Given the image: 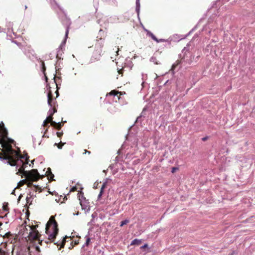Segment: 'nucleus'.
<instances>
[{"mask_svg": "<svg viewBox=\"0 0 255 255\" xmlns=\"http://www.w3.org/2000/svg\"><path fill=\"white\" fill-rule=\"evenodd\" d=\"M0 144H1L2 149V154H0V158L7 160V162L11 166H17L20 162H22V159H24L26 154L21 155L14 149H12L11 145L6 143L4 140L0 139Z\"/></svg>", "mask_w": 255, "mask_h": 255, "instance_id": "f257e3e1", "label": "nucleus"}, {"mask_svg": "<svg viewBox=\"0 0 255 255\" xmlns=\"http://www.w3.org/2000/svg\"><path fill=\"white\" fill-rule=\"evenodd\" d=\"M25 162H20L19 163H22V165L18 169V172L16 173L18 175H21V177L24 176L28 181H37L40 178L44 177V175H40L38 171L36 169H33L30 171L24 170L26 165L29 162V156L26 154V157L24 158Z\"/></svg>", "mask_w": 255, "mask_h": 255, "instance_id": "f03ea898", "label": "nucleus"}, {"mask_svg": "<svg viewBox=\"0 0 255 255\" xmlns=\"http://www.w3.org/2000/svg\"><path fill=\"white\" fill-rule=\"evenodd\" d=\"M45 230L46 234L48 236V239L52 242H54L59 231L58 223L54 216L50 217L46 224Z\"/></svg>", "mask_w": 255, "mask_h": 255, "instance_id": "7ed1b4c3", "label": "nucleus"}, {"mask_svg": "<svg viewBox=\"0 0 255 255\" xmlns=\"http://www.w3.org/2000/svg\"><path fill=\"white\" fill-rule=\"evenodd\" d=\"M37 226V225H32L31 226H29V227L30 228V232L28 234V237L29 239L40 241L39 238L41 237V235L36 230V227Z\"/></svg>", "mask_w": 255, "mask_h": 255, "instance_id": "20e7f679", "label": "nucleus"}, {"mask_svg": "<svg viewBox=\"0 0 255 255\" xmlns=\"http://www.w3.org/2000/svg\"><path fill=\"white\" fill-rule=\"evenodd\" d=\"M48 97V105L51 107H53L52 108V112L50 113L51 114H53L57 112V109L56 107L58 106V105L57 104V102L55 101V99L54 100L53 98V95L52 92L50 90H49V92L47 94Z\"/></svg>", "mask_w": 255, "mask_h": 255, "instance_id": "39448f33", "label": "nucleus"}, {"mask_svg": "<svg viewBox=\"0 0 255 255\" xmlns=\"http://www.w3.org/2000/svg\"><path fill=\"white\" fill-rule=\"evenodd\" d=\"M4 239L7 238L8 239L7 242L9 244H14L16 243L17 236L16 235H12L10 232H7L3 236Z\"/></svg>", "mask_w": 255, "mask_h": 255, "instance_id": "423d86ee", "label": "nucleus"}, {"mask_svg": "<svg viewBox=\"0 0 255 255\" xmlns=\"http://www.w3.org/2000/svg\"><path fill=\"white\" fill-rule=\"evenodd\" d=\"M7 136V131L4 127V124H2V126L0 128V139L4 140Z\"/></svg>", "mask_w": 255, "mask_h": 255, "instance_id": "0eeeda50", "label": "nucleus"}, {"mask_svg": "<svg viewBox=\"0 0 255 255\" xmlns=\"http://www.w3.org/2000/svg\"><path fill=\"white\" fill-rule=\"evenodd\" d=\"M144 30L146 32L147 35L150 36L153 40L156 41L157 42H163L165 41L164 39H158L155 37V36L152 33H151L150 31H149L147 29H144Z\"/></svg>", "mask_w": 255, "mask_h": 255, "instance_id": "6e6552de", "label": "nucleus"}, {"mask_svg": "<svg viewBox=\"0 0 255 255\" xmlns=\"http://www.w3.org/2000/svg\"><path fill=\"white\" fill-rule=\"evenodd\" d=\"M65 123H66V121L58 123L53 122L51 126L57 130H60Z\"/></svg>", "mask_w": 255, "mask_h": 255, "instance_id": "1a4fd4ad", "label": "nucleus"}, {"mask_svg": "<svg viewBox=\"0 0 255 255\" xmlns=\"http://www.w3.org/2000/svg\"><path fill=\"white\" fill-rule=\"evenodd\" d=\"M46 175L47 176V179L49 181H52L54 180L53 178L54 177V175L52 174L51 172V169L50 168H48L47 169V171L46 172Z\"/></svg>", "mask_w": 255, "mask_h": 255, "instance_id": "9d476101", "label": "nucleus"}, {"mask_svg": "<svg viewBox=\"0 0 255 255\" xmlns=\"http://www.w3.org/2000/svg\"><path fill=\"white\" fill-rule=\"evenodd\" d=\"M221 0H217L216 1H214L213 5H212L211 8H213L215 7V5H216L215 7L217 8L218 6L220 5L223 4L225 2L229 1L230 0H222L223 2L220 3Z\"/></svg>", "mask_w": 255, "mask_h": 255, "instance_id": "9b49d317", "label": "nucleus"}, {"mask_svg": "<svg viewBox=\"0 0 255 255\" xmlns=\"http://www.w3.org/2000/svg\"><path fill=\"white\" fill-rule=\"evenodd\" d=\"M54 82L56 85V88H57V90L55 92V93L56 94V98L58 97L59 96V92H58V82L57 81L58 80H60V77H57L56 76H54Z\"/></svg>", "mask_w": 255, "mask_h": 255, "instance_id": "f8f14e48", "label": "nucleus"}, {"mask_svg": "<svg viewBox=\"0 0 255 255\" xmlns=\"http://www.w3.org/2000/svg\"><path fill=\"white\" fill-rule=\"evenodd\" d=\"M69 238L67 236H65L63 240L62 241V242H61L60 243H55L54 244L55 245H57V246H60V248H59V250H60L61 248H64V246H65V243L66 242V239Z\"/></svg>", "mask_w": 255, "mask_h": 255, "instance_id": "ddd939ff", "label": "nucleus"}, {"mask_svg": "<svg viewBox=\"0 0 255 255\" xmlns=\"http://www.w3.org/2000/svg\"><path fill=\"white\" fill-rule=\"evenodd\" d=\"M41 66H42V71L43 74L45 75L46 81L47 82L48 78H47V77L46 76L45 73V70H46V67L45 66L44 62L43 61H41Z\"/></svg>", "mask_w": 255, "mask_h": 255, "instance_id": "4468645a", "label": "nucleus"}, {"mask_svg": "<svg viewBox=\"0 0 255 255\" xmlns=\"http://www.w3.org/2000/svg\"><path fill=\"white\" fill-rule=\"evenodd\" d=\"M53 115L50 114L45 120L48 123H50L51 124V126H52V123L53 122H55L54 121H53Z\"/></svg>", "mask_w": 255, "mask_h": 255, "instance_id": "2eb2a0df", "label": "nucleus"}, {"mask_svg": "<svg viewBox=\"0 0 255 255\" xmlns=\"http://www.w3.org/2000/svg\"><path fill=\"white\" fill-rule=\"evenodd\" d=\"M118 94H120V95L122 94L121 92L114 90L111 91L110 93H109L107 94V95H109L111 96H116Z\"/></svg>", "mask_w": 255, "mask_h": 255, "instance_id": "dca6fc26", "label": "nucleus"}, {"mask_svg": "<svg viewBox=\"0 0 255 255\" xmlns=\"http://www.w3.org/2000/svg\"><path fill=\"white\" fill-rule=\"evenodd\" d=\"M105 187V184H103L102 187L101 188V189H100V192L98 195V200H99L100 199V198L101 197L102 194H103V191H104V189Z\"/></svg>", "mask_w": 255, "mask_h": 255, "instance_id": "f3484780", "label": "nucleus"}, {"mask_svg": "<svg viewBox=\"0 0 255 255\" xmlns=\"http://www.w3.org/2000/svg\"><path fill=\"white\" fill-rule=\"evenodd\" d=\"M27 181V180H26V178H25V179L22 180L20 181L18 183V187L22 186L23 185H24V184H25L26 183Z\"/></svg>", "mask_w": 255, "mask_h": 255, "instance_id": "a211bd4d", "label": "nucleus"}, {"mask_svg": "<svg viewBox=\"0 0 255 255\" xmlns=\"http://www.w3.org/2000/svg\"><path fill=\"white\" fill-rule=\"evenodd\" d=\"M65 144V143H63L61 141H60L59 143H55L54 144V145L55 146H57V147L59 148V149H62L63 146L64 145V144Z\"/></svg>", "mask_w": 255, "mask_h": 255, "instance_id": "6ab92c4d", "label": "nucleus"}, {"mask_svg": "<svg viewBox=\"0 0 255 255\" xmlns=\"http://www.w3.org/2000/svg\"><path fill=\"white\" fill-rule=\"evenodd\" d=\"M140 243H141L140 241L138 240V239H134L132 241L131 245H139L140 244Z\"/></svg>", "mask_w": 255, "mask_h": 255, "instance_id": "aec40b11", "label": "nucleus"}, {"mask_svg": "<svg viewBox=\"0 0 255 255\" xmlns=\"http://www.w3.org/2000/svg\"><path fill=\"white\" fill-rule=\"evenodd\" d=\"M49 124L48 123L46 120H44L43 122L42 126L43 127H47V128L45 129V133L48 131V128H49V126L48 125V124Z\"/></svg>", "mask_w": 255, "mask_h": 255, "instance_id": "412c9836", "label": "nucleus"}, {"mask_svg": "<svg viewBox=\"0 0 255 255\" xmlns=\"http://www.w3.org/2000/svg\"><path fill=\"white\" fill-rule=\"evenodd\" d=\"M70 25V23H69V24L66 26V33H65V38H66V39L68 37V34L69 33V30Z\"/></svg>", "mask_w": 255, "mask_h": 255, "instance_id": "4be33fe9", "label": "nucleus"}, {"mask_svg": "<svg viewBox=\"0 0 255 255\" xmlns=\"http://www.w3.org/2000/svg\"><path fill=\"white\" fill-rule=\"evenodd\" d=\"M129 223V220H125L124 221H123L121 222V224H120V226L121 227H122L124 225H126L128 223Z\"/></svg>", "mask_w": 255, "mask_h": 255, "instance_id": "5701e85b", "label": "nucleus"}, {"mask_svg": "<svg viewBox=\"0 0 255 255\" xmlns=\"http://www.w3.org/2000/svg\"><path fill=\"white\" fill-rule=\"evenodd\" d=\"M3 210L5 211H8V204L6 203L5 204H3L2 206Z\"/></svg>", "mask_w": 255, "mask_h": 255, "instance_id": "b1692460", "label": "nucleus"}, {"mask_svg": "<svg viewBox=\"0 0 255 255\" xmlns=\"http://www.w3.org/2000/svg\"><path fill=\"white\" fill-rule=\"evenodd\" d=\"M0 255H8V253L4 250L0 249Z\"/></svg>", "mask_w": 255, "mask_h": 255, "instance_id": "393cba45", "label": "nucleus"}, {"mask_svg": "<svg viewBox=\"0 0 255 255\" xmlns=\"http://www.w3.org/2000/svg\"><path fill=\"white\" fill-rule=\"evenodd\" d=\"M56 134H57V136L58 137H61V136L63 135V131H58V132H56Z\"/></svg>", "mask_w": 255, "mask_h": 255, "instance_id": "a878e982", "label": "nucleus"}, {"mask_svg": "<svg viewBox=\"0 0 255 255\" xmlns=\"http://www.w3.org/2000/svg\"><path fill=\"white\" fill-rule=\"evenodd\" d=\"M32 182L33 181H27L26 183V184H27V187H31L33 185Z\"/></svg>", "mask_w": 255, "mask_h": 255, "instance_id": "bb28decb", "label": "nucleus"}, {"mask_svg": "<svg viewBox=\"0 0 255 255\" xmlns=\"http://www.w3.org/2000/svg\"><path fill=\"white\" fill-rule=\"evenodd\" d=\"M34 186L35 187V189L37 190H40V191H41V188L38 186V185H34Z\"/></svg>", "mask_w": 255, "mask_h": 255, "instance_id": "cd10ccee", "label": "nucleus"}, {"mask_svg": "<svg viewBox=\"0 0 255 255\" xmlns=\"http://www.w3.org/2000/svg\"><path fill=\"white\" fill-rule=\"evenodd\" d=\"M177 62H177V63L176 64H173V65L172 66V70H173V69H175V67H176V66L179 64V62L178 61H177Z\"/></svg>", "mask_w": 255, "mask_h": 255, "instance_id": "c85d7f7f", "label": "nucleus"}, {"mask_svg": "<svg viewBox=\"0 0 255 255\" xmlns=\"http://www.w3.org/2000/svg\"><path fill=\"white\" fill-rule=\"evenodd\" d=\"M86 153H88V154H90L91 153V151H88L86 149H85L84 152H83V154H86Z\"/></svg>", "mask_w": 255, "mask_h": 255, "instance_id": "c756f323", "label": "nucleus"}, {"mask_svg": "<svg viewBox=\"0 0 255 255\" xmlns=\"http://www.w3.org/2000/svg\"><path fill=\"white\" fill-rule=\"evenodd\" d=\"M148 247V245L147 244H144L143 246H142V247H141V249H144V248H146Z\"/></svg>", "mask_w": 255, "mask_h": 255, "instance_id": "7c9ffc66", "label": "nucleus"}, {"mask_svg": "<svg viewBox=\"0 0 255 255\" xmlns=\"http://www.w3.org/2000/svg\"><path fill=\"white\" fill-rule=\"evenodd\" d=\"M90 238H88L87 240H86V244L87 245H88L90 242Z\"/></svg>", "mask_w": 255, "mask_h": 255, "instance_id": "2f4dec72", "label": "nucleus"}, {"mask_svg": "<svg viewBox=\"0 0 255 255\" xmlns=\"http://www.w3.org/2000/svg\"><path fill=\"white\" fill-rule=\"evenodd\" d=\"M177 169V168H175V167H173L172 168V173H174L175 172V171Z\"/></svg>", "mask_w": 255, "mask_h": 255, "instance_id": "473e14b6", "label": "nucleus"}, {"mask_svg": "<svg viewBox=\"0 0 255 255\" xmlns=\"http://www.w3.org/2000/svg\"><path fill=\"white\" fill-rule=\"evenodd\" d=\"M207 139V137H204L203 138H202V140L203 141H205Z\"/></svg>", "mask_w": 255, "mask_h": 255, "instance_id": "72a5a7b5", "label": "nucleus"}, {"mask_svg": "<svg viewBox=\"0 0 255 255\" xmlns=\"http://www.w3.org/2000/svg\"><path fill=\"white\" fill-rule=\"evenodd\" d=\"M78 244H79V242H78V241H75L74 242V244H75V245H78Z\"/></svg>", "mask_w": 255, "mask_h": 255, "instance_id": "f704fd0d", "label": "nucleus"}, {"mask_svg": "<svg viewBox=\"0 0 255 255\" xmlns=\"http://www.w3.org/2000/svg\"><path fill=\"white\" fill-rule=\"evenodd\" d=\"M2 224H2V222H0V230H1V226L2 225Z\"/></svg>", "mask_w": 255, "mask_h": 255, "instance_id": "c9c22d12", "label": "nucleus"}, {"mask_svg": "<svg viewBox=\"0 0 255 255\" xmlns=\"http://www.w3.org/2000/svg\"><path fill=\"white\" fill-rule=\"evenodd\" d=\"M122 70H123L122 69H121V70H119V74H122Z\"/></svg>", "mask_w": 255, "mask_h": 255, "instance_id": "e433bc0d", "label": "nucleus"}, {"mask_svg": "<svg viewBox=\"0 0 255 255\" xmlns=\"http://www.w3.org/2000/svg\"><path fill=\"white\" fill-rule=\"evenodd\" d=\"M1 148H0V154H2V151Z\"/></svg>", "mask_w": 255, "mask_h": 255, "instance_id": "4c0bfd02", "label": "nucleus"}, {"mask_svg": "<svg viewBox=\"0 0 255 255\" xmlns=\"http://www.w3.org/2000/svg\"><path fill=\"white\" fill-rule=\"evenodd\" d=\"M27 8V6L26 5H25V9H26Z\"/></svg>", "mask_w": 255, "mask_h": 255, "instance_id": "58836bf2", "label": "nucleus"}, {"mask_svg": "<svg viewBox=\"0 0 255 255\" xmlns=\"http://www.w3.org/2000/svg\"><path fill=\"white\" fill-rule=\"evenodd\" d=\"M3 217L1 216H0V218H2Z\"/></svg>", "mask_w": 255, "mask_h": 255, "instance_id": "ea45409f", "label": "nucleus"}, {"mask_svg": "<svg viewBox=\"0 0 255 255\" xmlns=\"http://www.w3.org/2000/svg\"><path fill=\"white\" fill-rule=\"evenodd\" d=\"M231 255H233V254L232 253Z\"/></svg>", "mask_w": 255, "mask_h": 255, "instance_id": "a19ab883", "label": "nucleus"}]
</instances>
